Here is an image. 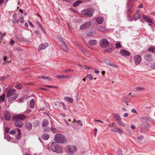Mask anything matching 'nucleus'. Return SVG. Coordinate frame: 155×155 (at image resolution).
Returning a JSON list of instances; mask_svg holds the SVG:
<instances>
[{
    "label": "nucleus",
    "instance_id": "f257e3e1",
    "mask_svg": "<svg viewBox=\"0 0 155 155\" xmlns=\"http://www.w3.org/2000/svg\"><path fill=\"white\" fill-rule=\"evenodd\" d=\"M7 91L6 96L9 101H11L15 100L18 97V94L16 92V90L14 89H11L8 87L6 89Z\"/></svg>",
    "mask_w": 155,
    "mask_h": 155
},
{
    "label": "nucleus",
    "instance_id": "f03ea898",
    "mask_svg": "<svg viewBox=\"0 0 155 155\" xmlns=\"http://www.w3.org/2000/svg\"><path fill=\"white\" fill-rule=\"evenodd\" d=\"M110 43L106 38L102 39L100 42V46L101 48L105 49L104 51L106 52H111L114 49L112 48H107L109 46Z\"/></svg>",
    "mask_w": 155,
    "mask_h": 155
},
{
    "label": "nucleus",
    "instance_id": "7ed1b4c3",
    "mask_svg": "<svg viewBox=\"0 0 155 155\" xmlns=\"http://www.w3.org/2000/svg\"><path fill=\"white\" fill-rule=\"evenodd\" d=\"M51 149L52 150L57 153H60L62 151V147L55 142H53L51 144Z\"/></svg>",
    "mask_w": 155,
    "mask_h": 155
},
{
    "label": "nucleus",
    "instance_id": "20e7f679",
    "mask_svg": "<svg viewBox=\"0 0 155 155\" xmlns=\"http://www.w3.org/2000/svg\"><path fill=\"white\" fill-rule=\"evenodd\" d=\"M54 140L57 143H64L67 141L65 137L62 134H57L55 135Z\"/></svg>",
    "mask_w": 155,
    "mask_h": 155
},
{
    "label": "nucleus",
    "instance_id": "39448f33",
    "mask_svg": "<svg viewBox=\"0 0 155 155\" xmlns=\"http://www.w3.org/2000/svg\"><path fill=\"white\" fill-rule=\"evenodd\" d=\"M57 37L59 41L61 43V49L64 51H68V50L69 48L65 42L63 40V39L59 36L57 35Z\"/></svg>",
    "mask_w": 155,
    "mask_h": 155
},
{
    "label": "nucleus",
    "instance_id": "423d86ee",
    "mask_svg": "<svg viewBox=\"0 0 155 155\" xmlns=\"http://www.w3.org/2000/svg\"><path fill=\"white\" fill-rule=\"evenodd\" d=\"M94 11V10L92 9H87L83 10L81 12V13L87 17H91L93 15V12Z\"/></svg>",
    "mask_w": 155,
    "mask_h": 155
},
{
    "label": "nucleus",
    "instance_id": "0eeeda50",
    "mask_svg": "<svg viewBox=\"0 0 155 155\" xmlns=\"http://www.w3.org/2000/svg\"><path fill=\"white\" fill-rule=\"evenodd\" d=\"M77 149L76 147L74 146H68L66 148V150L68 153L71 154L75 152Z\"/></svg>",
    "mask_w": 155,
    "mask_h": 155
},
{
    "label": "nucleus",
    "instance_id": "6e6552de",
    "mask_svg": "<svg viewBox=\"0 0 155 155\" xmlns=\"http://www.w3.org/2000/svg\"><path fill=\"white\" fill-rule=\"evenodd\" d=\"M26 118L25 115L24 114H18L14 116L13 117L14 120L17 121L20 120L22 121Z\"/></svg>",
    "mask_w": 155,
    "mask_h": 155
},
{
    "label": "nucleus",
    "instance_id": "1a4fd4ad",
    "mask_svg": "<svg viewBox=\"0 0 155 155\" xmlns=\"http://www.w3.org/2000/svg\"><path fill=\"white\" fill-rule=\"evenodd\" d=\"M141 61V58L139 55H136L134 57V61L136 65L139 64Z\"/></svg>",
    "mask_w": 155,
    "mask_h": 155
},
{
    "label": "nucleus",
    "instance_id": "9d476101",
    "mask_svg": "<svg viewBox=\"0 0 155 155\" xmlns=\"http://www.w3.org/2000/svg\"><path fill=\"white\" fill-rule=\"evenodd\" d=\"M49 45L48 43H45L40 44L38 47V51L43 50L45 49Z\"/></svg>",
    "mask_w": 155,
    "mask_h": 155
},
{
    "label": "nucleus",
    "instance_id": "9b49d317",
    "mask_svg": "<svg viewBox=\"0 0 155 155\" xmlns=\"http://www.w3.org/2000/svg\"><path fill=\"white\" fill-rule=\"evenodd\" d=\"M120 53L122 56L124 57L128 56L130 54L129 51L125 49L121 50L120 51Z\"/></svg>",
    "mask_w": 155,
    "mask_h": 155
},
{
    "label": "nucleus",
    "instance_id": "f8f14e48",
    "mask_svg": "<svg viewBox=\"0 0 155 155\" xmlns=\"http://www.w3.org/2000/svg\"><path fill=\"white\" fill-rule=\"evenodd\" d=\"M14 124L16 127L19 128L22 127L23 123L22 121L18 120H17V121L16 120H14Z\"/></svg>",
    "mask_w": 155,
    "mask_h": 155
},
{
    "label": "nucleus",
    "instance_id": "ddd939ff",
    "mask_svg": "<svg viewBox=\"0 0 155 155\" xmlns=\"http://www.w3.org/2000/svg\"><path fill=\"white\" fill-rule=\"evenodd\" d=\"M91 23L90 22H86L81 26L80 29H86L91 26Z\"/></svg>",
    "mask_w": 155,
    "mask_h": 155
},
{
    "label": "nucleus",
    "instance_id": "4468645a",
    "mask_svg": "<svg viewBox=\"0 0 155 155\" xmlns=\"http://www.w3.org/2000/svg\"><path fill=\"white\" fill-rule=\"evenodd\" d=\"M143 20L146 22L150 23H153V20L151 19H150L146 15H143Z\"/></svg>",
    "mask_w": 155,
    "mask_h": 155
},
{
    "label": "nucleus",
    "instance_id": "2eb2a0df",
    "mask_svg": "<svg viewBox=\"0 0 155 155\" xmlns=\"http://www.w3.org/2000/svg\"><path fill=\"white\" fill-rule=\"evenodd\" d=\"M4 117L5 120L8 121L11 118V114L10 112L6 110L5 113Z\"/></svg>",
    "mask_w": 155,
    "mask_h": 155
},
{
    "label": "nucleus",
    "instance_id": "dca6fc26",
    "mask_svg": "<svg viewBox=\"0 0 155 155\" xmlns=\"http://www.w3.org/2000/svg\"><path fill=\"white\" fill-rule=\"evenodd\" d=\"M147 124V123L146 122H144L142 123L140 127L141 132H143V131L146 129Z\"/></svg>",
    "mask_w": 155,
    "mask_h": 155
},
{
    "label": "nucleus",
    "instance_id": "f3484780",
    "mask_svg": "<svg viewBox=\"0 0 155 155\" xmlns=\"http://www.w3.org/2000/svg\"><path fill=\"white\" fill-rule=\"evenodd\" d=\"M49 124L48 121L45 119H44L42 122V126L43 127H47Z\"/></svg>",
    "mask_w": 155,
    "mask_h": 155
},
{
    "label": "nucleus",
    "instance_id": "a211bd4d",
    "mask_svg": "<svg viewBox=\"0 0 155 155\" xmlns=\"http://www.w3.org/2000/svg\"><path fill=\"white\" fill-rule=\"evenodd\" d=\"M144 59L147 61H151L152 60V55L150 54H147L145 55Z\"/></svg>",
    "mask_w": 155,
    "mask_h": 155
},
{
    "label": "nucleus",
    "instance_id": "6ab92c4d",
    "mask_svg": "<svg viewBox=\"0 0 155 155\" xmlns=\"http://www.w3.org/2000/svg\"><path fill=\"white\" fill-rule=\"evenodd\" d=\"M16 129L17 130L18 132V134L16 137V139L18 140H19L21 138V131L19 128H16Z\"/></svg>",
    "mask_w": 155,
    "mask_h": 155
},
{
    "label": "nucleus",
    "instance_id": "aec40b11",
    "mask_svg": "<svg viewBox=\"0 0 155 155\" xmlns=\"http://www.w3.org/2000/svg\"><path fill=\"white\" fill-rule=\"evenodd\" d=\"M4 62L2 64L3 65H5L11 62V61H9L8 58L6 56H5L3 58Z\"/></svg>",
    "mask_w": 155,
    "mask_h": 155
},
{
    "label": "nucleus",
    "instance_id": "412c9836",
    "mask_svg": "<svg viewBox=\"0 0 155 155\" xmlns=\"http://www.w3.org/2000/svg\"><path fill=\"white\" fill-rule=\"evenodd\" d=\"M89 43L91 45H95L97 44V41L95 40H91L89 41Z\"/></svg>",
    "mask_w": 155,
    "mask_h": 155
},
{
    "label": "nucleus",
    "instance_id": "4be33fe9",
    "mask_svg": "<svg viewBox=\"0 0 155 155\" xmlns=\"http://www.w3.org/2000/svg\"><path fill=\"white\" fill-rule=\"evenodd\" d=\"M96 21L98 24H101L102 23L103 21V18L101 17L97 18Z\"/></svg>",
    "mask_w": 155,
    "mask_h": 155
},
{
    "label": "nucleus",
    "instance_id": "5701e85b",
    "mask_svg": "<svg viewBox=\"0 0 155 155\" xmlns=\"http://www.w3.org/2000/svg\"><path fill=\"white\" fill-rule=\"evenodd\" d=\"M97 29L99 31L102 32H104L106 31V29L104 27L100 26L97 28Z\"/></svg>",
    "mask_w": 155,
    "mask_h": 155
},
{
    "label": "nucleus",
    "instance_id": "b1692460",
    "mask_svg": "<svg viewBox=\"0 0 155 155\" xmlns=\"http://www.w3.org/2000/svg\"><path fill=\"white\" fill-rule=\"evenodd\" d=\"M115 118L116 119V121L117 122L120 120H121V117H120V115L118 114H114Z\"/></svg>",
    "mask_w": 155,
    "mask_h": 155
},
{
    "label": "nucleus",
    "instance_id": "393cba45",
    "mask_svg": "<svg viewBox=\"0 0 155 155\" xmlns=\"http://www.w3.org/2000/svg\"><path fill=\"white\" fill-rule=\"evenodd\" d=\"M32 124L31 123H27L25 125L26 128L28 130H30L32 128Z\"/></svg>",
    "mask_w": 155,
    "mask_h": 155
},
{
    "label": "nucleus",
    "instance_id": "a878e982",
    "mask_svg": "<svg viewBox=\"0 0 155 155\" xmlns=\"http://www.w3.org/2000/svg\"><path fill=\"white\" fill-rule=\"evenodd\" d=\"M35 106V101L34 99H32L30 102V107L32 108H33Z\"/></svg>",
    "mask_w": 155,
    "mask_h": 155
},
{
    "label": "nucleus",
    "instance_id": "bb28decb",
    "mask_svg": "<svg viewBox=\"0 0 155 155\" xmlns=\"http://www.w3.org/2000/svg\"><path fill=\"white\" fill-rule=\"evenodd\" d=\"M49 135L47 134H44V135H42V137H41L43 139L45 140H48V138H49Z\"/></svg>",
    "mask_w": 155,
    "mask_h": 155
},
{
    "label": "nucleus",
    "instance_id": "cd10ccee",
    "mask_svg": "<svg viewBox=\"0 0 155 155\" xmlns=\"http://www.w3.org/2000/svg\"><path fill=\"white\" fill-rule=\"evenodd\" d=\"M148 51L153 53H155V48L153 46L149 47L148 49Z\"/></svg>",
    "mask_w": 155,
    "mask_h": 155
},
{
    "label": "nucleus",
    "instance_id": "c85d7f7f",
    "mask_svg": "<svg viewBox=\"0 0 155 155\" xmlns=\"http://www.w3.org/2000/svg\"><path fill=\"white\" fill-rule=\"evenodd\" d=\"M64 99L65 100L70 103H72L73 101V98L69 97H64Z\"/></svg>",
    "mask_w": 155,
    "mask_h": 155
},
{
    "label": "nucleus",
    "instance_id": "c756f323",
    "mask_svg": "<svg viewBox=\"0 0 155 155\" xmlns=\"http://www.w3.org/2000/svg\"><path fill=\"white\" fill-rule=\"evenodd\" d=\"M82 2V1L79 0L73 3V5L74 7H76L80 3H81Z\"/></svg>",
    "mask_w": 155,
    "mask_h": 155
},
{
    "label": "nucleus",
    "instance_id": "7c9ffc66",
    "mask_svg": "<svg viewBox=\"0 0 155 155\" xmlns=\"http://www.w3.org/2000/svg\"><path fill=\"white\" fill-rule=\"evenodd\" d=\"M77 45L83 53L85 54L87 52L85 50L83 47H82L81 45Z\"/></svg>",
    "mask_w": 155,
    "mask_h": 155
},
{
    "label": "nucleus",
    "instance_id": "2f4dec72",
    "mask_svg": "<svg viewBox=\"0 0 155 155\" xmlns=\"http://www.w3.org/2000/svg\"><path fill=\"white\" fill-rule=\"evenodd\" d=\"M95 31H92L87 33V35L89 36H93L95 35Z\"/></svg>",
    "mask_w": 155,
    "mask_h": 155
},
{
    "label": "nucleus",
    "instance_id": "473e14b6",
    "mask_svg": "<svg viewBox=\"0 0 155 155\" xmlns=\"http://www.w3.org/2000/svg\"><path fill=\"white\" fill-rule=\"evenodd\" d=\"M141 16L140 14H136L134 15V20L136 21L137 20L139 19L140 18Z\"/></svg>",
    "mask_w": 155,
    "mask_h": 155
},
{
    "label": "nucleus",
    "instance_id": "72a5a7b5",
    "mask_svg": "<svg viewBox=\"0 0 155 155\" xmlns=\"http://www.w3.org/2000/svg\"><path fill=\"white\" fill-rule=\"evenodd\" d=\"M117 122L119 125L123 127H125V125L123 123L121 120H120Z\"/></svg>",
    "mask_w": 155,
    "mask_h": 155
},
{
    "label": "nucleus",
    "instance_id": "f704fd0d",
    "mask_svg": "<svg viewBox=\"0 0 155 155\" xmlns=\"http://www.w3.org/2000/svg\"><path fill=\"white\" fill-rule=\"evenodd\" d=\"M122 101L124 102V103H127L128 102H129V100H127V97H123L122 98ZM127 105H128V104H127Z\"/></svg>",
    "mask_w": 155,
    "mask_h": 155
},
{
    "label": "nucleus",
    "instance_id": "c9c22d12",
    "mask_svg": "<svg viewBox=\"0 0 155 155\" xmlns=\"http://www.w3.org/2000/svg\"><path fill=\"white\" fill-rule=\"evenodd\" d=\"M145 90L144 87H137L136 88V90L137 91H142Z\"/></svg>",
    "mask_w": 155,
    "mask_h": 155
},
{
    "label": "nucleus",
    "instance_id": "e433bc0d",
    "mask_svg": "<svg viewBox=\"0 0 155 155\" xmlns=\"http://www.w3.org/2000/svg\"><path fill=\"white\" fill-rule=\"evenodd\" d=\"M5 97V93H4L2 96H0V101H1L2 102H3L4 101Z\"/></svg>",
    "mask_w": 155,
    "mask_h": 155
},
{
    "label": "nucleus",
    "instance_id": "4c0bfd02",
    "mask_svg": "<svg viewBox=\"0 0 155 155\" xmlns=\"http://www.w3.org/2000/svg\"><path fill=\"white\" fill-rule=\"evenodd\" d=\"M9 77V75L8 74H7L6 76H4L2 77H1L0 78V80L2 81H4L5 79H6L8 78Z\"/></svg>",
    "mask_w": 155,
    "mask_h": 155
},
{
    "label": "nucleus",
    "instance_id": "58836bf2",
    "mask_svg": "<svg viewBox=\"0 0 155 155\" xmlns=\"http://www.w3.org/2000/svg\"><path fill=\"white\" fill-rule=\"evenodd\" d=\"M41 78L44 80H48L50 81V78L49 77L42 75L41 76Z\"/></svg>",
    "mask_w": 155,
    "mask_h": 155
},
{
    "label": "nucleus",
    "instance_id": "ea45409f",
    "mask_svg": "<svg viewBox=\"0 0 155 155\" xmlns=\"http://www.w3.org/2000/svg\"><path fill=\"white\" fill-rule=\"evenodd\" d=\"M116 133H118L120 135L122 134L123 133V132L119 128H117L116 129Z\"/></svg>",
    "mask_w": 155,
    "mask_h": 155
},
{
    "label": "nucleus",
    "instance_id": "a19ab883",
    "mask_svg": "<svg viewBox=\"0 0 155 155\" xmlns=\"http://www.w3.org/2000/svg\"><path fill=\"white\" fill-rule=\"evenodd\" d=\"M107 65L112 66L114 67L118 68V66L116 64H115L112 63L111 62L108 64L107 63Z\"/></svg>",
    "mask_w": 155,
    "mask_h": 155
},
{
    "label": "nucleus",
    "instance_id": "79ce46f5",
    "mask_svg": "<svg viewBox=\"0 0 155 155\" xmlns=\"http://www.w3.org/2000/svg\"><path fill=\"white\" fill-rule=\"evenodd\" d=\"M39 124V122L38 121H35L33 123V126L35 127H37Z\"/></svg>",
    "mask_w": 155,
    "mask_h": 155
},
{
    "label": "nucleus",
    "instance_id": "37998d69",
    "mask_svg": "<svg viewBox=\"0 0 155 155\" xmlns=\"http://www.w3.org/2000/svg\"><path fill=\"white\" fill-rule=\"evenodd\" d=\"M115 45L116 48H120L121 47L120 44L119 43H116Z\"/></svg>",
    "mask_w": 155,
    "mask_h": 155
},
{
    "label": "nucleus",
    "instance_id": "c03bdc74",
    "mask_svg": "<svg viewBox=\"0 0 155 155\" xmlns=\"http://www.w3.org/2000/svg\"><path fill=\"white\" fill-rule=\"evenodd\" d=\"M56 78H58V79H62V78H64V75H58V76H56Z\"/></svg>",
    "mask_w": 155,
    "mask_h": 155
},
{
    "label": "nucleus",
    "instance_id": "a18cd8bd",
    "mask_svg": "<svg viewBox=\"0 0 155 155\" xmlns=\"http://www.w3.org/2000/svg\"><path fill=\"white\" fill-rule=\"evenodd\" d=\"M86 78H89L90 80H92L93 78V77L92 75L91 74H88L87 76L85 77Z\"/></svg>",
    "mask_w": 155,
    "mask_h": 155
},
{
    "label": "nucleus",
    "instance_id": "49530a36",
    "mask_svg": "<svg viewBox=\"0 0 155 155\" xmlns=\"http://www.w3.org/2000/svg\"><path fill=\"white\" fill-rule=\"evenodd\" d=\"M37 24L38 25V26L39 27V28L44 31L45 30L44 29L42 25L39 22H37Z\"/></svg>",
    "mask_w": 155,
    "mask_h": 155
},
{
    "label": "nucleus",
    "instance_id": "de8ad7c7",
    "mask_svg": "<svg viewBox=\"0 0 155 155\" xmlns=\"http://www.w3.org/2000/svg\"><path fill=\"white\" fill-rule=\"evenodd\" d=\"M117 153L118 155H123L122 151L120 149H118Z\"/></svg>",
    "mask_w": 155,
    "mask_h": 155
},
{
    "label": "nucleus",
    "instance_id": "09e8293b",
    "mask_svg": "<svg viewBox=\"0 0 155 155\" xmlns=\"http://www.w3.org/2000/svg\"><path fill=\"white\" fill-rule=\"evenodd\" d=\"M19 22V20L16 18L12 20V22L13 23H18Z\"/></svg>",
    "mask_w": 155,
    "mask_h": 155
},
{
    "label": "nucleus",
    "instance_id": "8fccbe9b",
    "mask_svg": "<svg viewBox=\"0 0 155 155\" xmlns=\"http://www.w3.org/2000/svg\"><path fill=\"white\" fill-rule=\"evenodd\" d=\"M22 84H18L17 85V88L18 89H21L22 88Z\"/></svg>",
    "mask_w": 155,
    "mask_h": 155
},
{
    "label": "nucleus",
    "instance_id": "3c124183",
    "mask_svg": "<svg viewBox=\"0 0 155 155\" xmlns=\"http://www.w3.org/2000/svg\"><path fill=\"white\" fill-rule=\"evenodd\" d=\"M73 71V70L70 69H66L64 71V72H71Z\"/></svg>",
    "mask_w": 155,
    "mask_h": 155
},
{
    "label": "nucleus",
    "instance_id": "603ef678",
    "mask_svg": "<svg viewBox=\"0 0 155 155\" xmlns=\"http://www.w3.org/2000/svg\"><path fill=\"white\" fill-rule=\"evenodd\" d=\"M51 130L54 133H55L57 132L56 129L54 127H51Z\"/></svg>",
    "mask_w": 155,
    "mask_h": 155
},
{
    "label": "nucleus",
    "instance_id": "864d4df0",
    "mask_svg": "<svg viewBox=\"0 0 155 155\" xmlns=\"http://www.w3.org/2000/svg\"><path fill=\"white\" fill-rule=\"evenodd\" d=\"M21 39L22 41H23L24 42H27L28 41V39H27L26 38L24 37H22Z\"/></svg>",
    "mask_w": 155,
    "mask_h": 155
},
{
    "label": "nucleus",
    "instance_id": "5fc2aeb1",
    "mask_svg": "<svg viewBox=\"0 0 155 155\" xmlns=\"http://www.w3.org/2000/svg\"><path fill=\"white\" fill-rule=\"evenodd\" d=\"M9 130H10V128L9 127H6L5 128V132L7 134L9 132Z\"/></svg>",
    "mask_w": 155,
    "mask_h": 155
},
{
    "label": "nucleus",
    "instance_id": "6e6d98bb",
    "mask_svg": "<svg viewBox=\"0 0 155 155\" xmlns=\"http://www.w3.org/2000/svg\"><path fill=\"white\" fill-rule=\"evenodd\" d=\"M150 67L152 68H155V63L151 64Z\"/></svg>",
    "mask_w": 155,
    "mask_h": 155
},
{
    "label": "nucleus",
    "instance_id": "4d7b16f0",
    "mask_svg": "<svg viewBox=\"0 0 155 155\" xmlns=\"http://www.w3.org/2000/svg\"><path fill=\"white\" fill-rule=\"evenodd\" d=\"M61 102H55L54 103V105L55 106H57L58 105H60Z\"/></svg>",
    "mask_w": 155,
    "mask_h": 155
},
{
    "label": "nucleus",
    "instance_id": "13d9d810",
    "mask_svg": "<svg viewBox=\"0 0 155 155\" xmlns=\"http://www.w3.org/2000/svg\"><path fill=\"white\" fill-rule=\"evenodd\" d=\"M76 122L78 124H79L80 126H82L83 125L82 123L81 122L80 120H77Z\"/></svg>",
    "mask_w": 155,
    "mask_h": 155
},
{
    "label": "nucleus",
    "instance_id": "bf43d9fd",
    "mask_svg": "<svg viewBox=\"0 0 155 155\" xmlns=\"http://www.w3.org/2000/svg\"><path fill=\"white\" fill-rule=\"evenodd\" d=\"M19 21L20 22L22 23H24V18L23 17H21L19 18Z\"/></svg>",
    "mask_w": 155,
    "mask_h": 155
},
{
    "label": "nucleus",
    "instance_id": "052dcab7",
    "mask_svg": "<svg viewBox=\"0 0 155 155\" xmlns=\"http://www.w3.org/2000/svg\"><path fill=\"white\" fill-rule=\"evenodd\" d=\"M10 133L11 134H14L15 133V131L14 130H11L10 131Z\"/></svg>",
    "mask_w": 155,
    "mask_h": 155
},
{
    "label": "nucleus",
    "instance_id": "680f3d73",
    "mask_svg": "<svg viewBox=\"0 0 155 155\" xmlns=\"http://www.w3.org/2000/svg\"><path fill=\"white\" fill-rule=\"evenodd\" d=\"M17 18V15L16 13H14L13 16L12 20L16 18Z\"/></svg>",
    "mask_w": 155,
    "mask_h": 155
},
{
    "label": "nucleus",
    "instance_id": "e2e57ef3",
    "mask_svg": "<svg viewBox=\"0 0 155 155\" xmlns=\"http://www.w3.org/2000/svg\"><path fill=\"white\" fill-rule=\"evenodd\" d=\"M61 104H62V106L63 107L64 109L65 110H66V106L63 103H62V102H61Z\"/></svg>",
    "mask_w": 155,
    "mask_h": 155
},
{
    "label": "nucleus",
    "instance_id": "0e129e2a",
    "mask_svg": "<svg viewBox=\"0 0 155 155\" xmlns=\"http://www.w3.org/2000/svg\"><path fill=\"white\" fill-rule=\"evenodd\" d=\"M143 137L142 135L140 136L138 138V139L140 140H142L143 139Z\"/></svg>",
    "mask_w": 155,
    "mask_h": 155
},
{
    "label": "nucleus",
    "instance_id": "69168bd1",
    "mask_svg": "<svg viewBox=\"0 0 155 155\" xmlns=\"http://www.w3.org/2000/svg\"><path fill=\"white\" fill-rule=\"evenodd\" d=\"M15 43V41L12 40H11L10 42V44L11 45H13Z\"/></svg>",
    "mask_w": 155,
    "mask_h": 155
},
{
    "label": "nucleus",
    "instance_id": "338daca9",
    "mask_svg": "<svg viewBox=\"0 0 155 155\" xmlns=\"http://www.w3.org/2000/svg\"><path fill=\"white\" fill-rule=\"evenodd\" d=\"M131 112L133 113H137V111L136 110V109L134 108H133L131 110Z\"/></svg>",
    "mask_w": 155,
    "mask_h": 155
},
{
    "label": "nucleus",
    "instance_id": "774afa93",
    "mask_svg": "<svg viewBox=\"0 0 155 155\" xmlns=\"http://www.w3.org/2000/svg\"><path fill=\"white\" fill-rule=\"evenodd\" d=\"M64 78H71V76L70 75H64Z\"/></svg>",
    "mask_w": 155,
    "mask_h": 155
}]
</instances>
